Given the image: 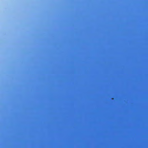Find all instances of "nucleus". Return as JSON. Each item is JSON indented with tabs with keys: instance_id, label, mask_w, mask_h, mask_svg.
I'll use <instances>...</instances> for the list:
<instances>
[{
	"instance_id": "f257e3e1",
	"label": "nucleus",
	"mask_w": 148,
	"mask_h": 148,
	"mask_svg": "<svg viewBox=\"0 0 148 148\" xmlns=\"http://www.w3.org/2000/svg\"><path fill=\"white\" fill-rule=\"evenodd\" d=\"M114 99V98H112V99Z\"/></svg>"
}]
</instances>
